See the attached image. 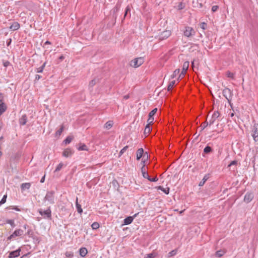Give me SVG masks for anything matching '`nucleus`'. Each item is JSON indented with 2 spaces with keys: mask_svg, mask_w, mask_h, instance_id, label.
Segmentation results:
<instances>
[{
  "mask_svg": "<svg viewBox=\"0 0 258 258\" xmlns=\"http://www.w3.org/2000/svg\"><path fill=\"white\" fill-rule=\"evenodd\" d=\"M44 67L45 66H41V67H40L39 68H37V71L36 72L37 73H41L42 72L44 68Z\"/></svg>",
  "mask_w": 258,
  "mask_h": 258,
  "instance_id": "nucleus-47",
  "label": "nucleus"
},
{
  "mask_svg": "<svg viewBox=\"0 0 258 258\" xmlns=\"http://www.w3.org/2000/svg\"><path fill=\"white\" fill-rule=\"evenodd\" d=\"M7 223L10 224L12 227H15L14 221L13 220H8Z\"/></svg>",
  "mask_w": 258,
  "mask_h": 258,
  "instance_id": "nucleus-46",
  "label": "nucleus"
},
{
  "mask_svg": "<svg viewBox=\"0 0 258 258\" xmlns=\"http://www.w3.org/2000/svg\"><path fill=\"white\" fill-rule=\"evenodd\" d=\"M218 8H219V7L218 6H216V5L213 6L212 7V11L213 12H215L218 10Z\"/></svg>",
  "mask_w": 258,
  "mask_h": 258,
  "instance_id": "nucleus-49",
  "label": "nucleus"
},
{
  "mask_svg": "<svg viewBox=\"0 0 258 258\" xmlns=\"http://www.w3.org/2000/svg\"><path fill=\"white\" fill-rule=\"evenodd\" d=\"M79 252L80 255L82 257H84L86 255L88 251L86 248L82 247L80 249Z\"/></svg>",
  "mask_w": 258,
  "mask_h": 258,
  "instance_id": "nucleus-19",
  "label": "nucleus"
},
{
  "mask_svg": "<svg viewBox=\"0 0 258 258\" xmlns=\"http://www.w3.org/2000/svg\"><path fill=\"white\" fill-rule=\"evenodd\" d=\"M76 206L78 213L81 214L83 212V210L81 208V206L78 203V198L76 199Z\"/></svg>",
  "mask_w": 258,
  "mask_h": 258,
  "instance_id": "nucleus-23",
  "label": "nucleus"
},
{
  "mask_svg": "<svg viewBox=\"0 0 258 258\" xmlns=\"http://www.w3.org/2000/svg\"><path fill=\"white\" fill-rule=\"evenodd\" d=\"M23 234V231L22 229H17L8 237V239H11L15 237L21 236Z\"/></svg>",
  "mask_w": 258,
  "mask_h": 258,
  "instance_id": "nucleus-9",
  "label": "nucleus"
},
{
  "mask_svg": "<svg viewBox=\"0 0 258 258\" xmlns=\"http://www.w3.org/2000/svg\"><path fill=\"white\" fill-rule=\"evenodd\" d=\"M171 34L170 30H165L162 32L159 36V39L160 40H163L168 38Z\"/></svg>",
  "mask_w": 258,
  "mask_h": 258,
  "instance_id": "nucleus-7",
  "label": "nucleus"
},
{
  "mask_svg": "<svg viewBox=\"0 0 258 258\" xmlns=\"http://www.w3.org/2000/svg\"><path fill=\"white\" fill-rule=\"evenodd\" d=\"M3 127V122L0 120V131L2 130Z\"/></svg>",
  "mask_w": 258,
  "mask_h": 258,
  "instance_id": "nucleus-62",
  "label": "nucleus"
},
{
  "mask_svg": "<svg viewBox=\"0 0 258 258\" xmlns=\"http://www.w3.org/2000/svg\"><path fill=\"white\" fill-rule=\"evenodd\" d=\"M156 188H157V189L162 190L163 192H164L166 195H168L169 193L170 189L169 187L164 188L163 187H162L161 186H158L156 187Z\"/></svg>",
  "mask_w": 258,
  "mask_h": 258,
  "instance_id": "nucleus-17",
  "label": "nucleus"
},
{
  "mask_svg": "<svg viewBox=\"0 0 258 258\" xmlns=\"http://www.w3.org/2000/svg\"><path fill=\"white\" fill-rule=\"evenodd\" d=\"M211 148L210 146H206L204 150V153L207 154L210 153L211 151Z\"/></svg>",
  "mask_w": 258,
  "mask_h": 258,
  "instance_id": "nucleus-34",
  "label": "nucleus"
},
{
  "mask_svg": "<svg viewBox=\"0 0 258 258\" xmlns=\"http://www.w3.org/2000/svg\"><path fill=\"white\" fill-rule=\"evenodd\" d=\"M195 33L196 32L194 29L189 26L185 27V30L183 31V34L186 37L194 36L195 35Z\"/></svg>",
  "mask_w": 258,
  "mask_h": 258,
  "instance_id": "nucleus-4",
  "label": "nucleus"
},
{
  "mask_svg": "<svg viewBox=\"0 0 258 258\" xmlns=\"http://www.w3.org/2000/svg\"><path fill=\"white\" fill-rule=\"evenodd\" d=\"M175 83V81H172L169 83V84L168 86V88H167L168 91H170V90H171L172 89Z\"/></svg>",
  "mask_w": 258,
  "mask_h": 258,
  "instance_id": "nucleus-28",
  "label": "nucleus"
},
{
  "mask_svg": "<svg viewBox=\"0 0 258 258\" xmlns=\"http://www.w3.org/2000/svg\"><path fill=\"white\" fill-rule=\"evenodd\" d=\"M62 131H63V127L62 126L60 128H59V130H58L57 131L56 134L59 135L61 134Z\"/></svg>",
  "mask_w": 258,
  "mask_h": 258,
  "instance_id": "nucleus-55",
  "label": "nucleus"
},
{
  "mask_svg": "<svg viewBox=\"0 0 258 258\" xmlns=\"http://www.w3.org/2000/svg\"><path fill=\"white\" fill-rule=\"evenodd\" d=\"M147 159H148V158H146V156L145 157V159H143H143H142V160H143V161H142V163H143V165L144 164H145V161H146V160H147Z\"/></svg>",
  "mask_w": 258,
  "mask_h": 258,
  "instance_id": "nucleus-58",
  "label": "nucleus"
},
{
  "mask_svg": "<svg viewBox=\"0 0 258 258\" xmlns=\"http://www.w3.org/2000/svg\"><path fill=\"white\" fill-rule=\"evenodd\" d=\"M113 125V122L112 121H108L105 123L104 124V127L107 130L110 129Z\"/></svg>",
  "mask_w": 258,
  "mask_h": 258,
  "instance_id": "nucleus-22",
  "label": "nucleus"
},
{
  "mask_svg": "<svg viewBox=\"0 0 258 258\" xmlns=\"http://www.w3.org/2000/svg\"><path fill=\"white\" fill-rule=\"evenodd\" d=\"M223 95L226 98L229 103L232 99V92L229 88H225L223 90Z\"/></svg>",
  "mask_w": 258,
  "mask_h": 258,
  "instance_id": "nucleus-2",
  "label": "nucleus"
},
{
  "mask_svg": "<svg viewBox=\"0 0 258 258\" xmlns=\"http://www.w3.org/2000/svg\"><path fill=\"white\" fill-rule=\"evenodd\" d=\"M63 166V164L62 163H60L56 167V169H55V172H58L59 170H61L62 166Z\"/></svg>",
  "mask_w": 258,
  "mask_h": 258,
  "instance_id": "nucleus-31",
  "label": "nucleus"
},
{
  "mask_svg": "<svg viewBox=\"0 0 258 258\" xmlns=\"http://www.w3.org/2000/svg\"><path fill=\"white\" fill-rule=\"evenodd\" d=\"M134 64H143L144 63V58L142 57L135 58L132 61Z\"/></svg>",
  "mask_w": 258,
  "mask_h": 258,
  "instance_id": "nucleus-12",
  "label": "nucleus"
},
{
  "mask_svg": "<svg viewBox=\"0 0 258 258\" xmlns=\"http://www.w3.org/2000/svg\"><path fill=\"white\" fill-rule=\"evenodd\" d=\"M8 208L10 209L15 210H16L17 211H21L20 209H19L17 206H11Z\"/></svg>",
  "mask_w": 258,
  "mask_h": 258,
  "instance_id": "nucleus-43",
  "label": "nucleus"
},
{
  "mask_svg": "<svg viewBox=\"0 0 258 258\" xmlns=\"http://www.w3.org/2000/svg\"><path fill=\"white\" fill-rule=\"evenodd\" d=\"M209 174H206L203 177V179L200 182L199 184V186H202L204 185L206 181L209 179Z\"/></svg>",
  "mask_w": 258,
  "mask_h": 258,
  "instance_id": "nucleus-18",
  "label": "nucleus"
},
{
  "mask_svg": "<svg viewBox=\"0 0 258 258\" xmlns=\"http://www.w3.org/2000/svg\"><path fill=\"white\" fill-rule=\"evenodd\" d=\"M154 120V118L153 117H149V118L148 119V124H150L151 123H152L153 122Z\"/></svg>",
  "mask_w": 258,
  "mask_h": 258,
  "instance_id": "nucleus-51",
  "label": "nucleus"
},
{
  "mask_svg": "<svg viewBox=\"0 0 258 258\" xmlns=\"http://www.w3.org/2000/svg\"><path fill=\"white\" fill-rule=\"evenodd\" d=\"M177 250L176 249L173 250L168 253V257L173 256L177 254Z\"/></svg>",
  "mask_w": 258,
  "mask_h": 258,
  "instance_id": "nucleus-26",
  "label": "nucleus"
},
{
  "mask_svg": "<svg viewBox=\"0 0 258 258\" xmlns=\"http://www.w3.org/2000/svg\"><path fill=\"white\" fill-rule=\"evenodd\" d=\"M208 125H209L208 121L206 120L203 123L202 125H201V129H202V130H203Z\"/></svg>",
  "mask_w": 258,
  "mask_h": 258,
  "instance_id": "nucleus-39",
  "label": "nucleus"
},
{
  "mask_svg": "<svg viewBox=\"0 0 258 258\" xmlns=\"http://www.w3.org/2000/svg\"><path fill=\"white\" fill-rule=\"evenodd\" d=\"M44 180H45V176H43L41 178V180H40V182L43 183V182H44Z\"/></svg>",
  "mask_w": 258,
  "mask_h": 258,
  "instance_id": "nucleus-59",
  "label": "nucleus"
},
{
  "mask_svg": "<svg viewBox=\"0 0 258 258\" xmlns=\"http://www.w3.org/2000/svg\"><path fill=\"white\" fill-rule=\"evenodd\" d=\"M192 66V69H193V70L194 71H196V70H198V66L193 65V66Z\"/></svg>",
  "mask_w": 258,
  "mask_h": 258,
  "instance_id": "nucleus-57",
  "label": "nucleus"
},
{
  "mask_svg": "<svg viewBox=\"0 0 258 258\" xmlns=\"http://www.w3.org/2000/svg\"><path fill=\"white\" fill-rule=\"evenodd\" d=\"M130 11H131V8L129 6H127L125 8V13H124V17H125L126 16L127 13L128 12H130Z\"/></svg>",
  "mask_w": 258,
  "mask_h": 258,
  "instance_id": "nucleus-45",
  "label": "nucleus"
},
{
  "mask_svg": "<svg viewBox=\"0 0 258 258\" xmlns=\"http://www.w3.org/2000/svg\"><path fill=\"white\" fill-rule=\"evenodd\" d=\"M51 44V42L49 41H46L45 43H44V45H47V44Z\"/></svg>",
  "mask_w": 258,
  "mask_h": 258,
  "instance_id": "nucleus-61",
  "label": "nucleus"
},
{
  "mask_svg": "<svg viewBox=\"0 0 258 258\" xmlns=\"http://www.w3.org/2000/svg\"><path fill=\"white\" fill-rule=\"evenodd\" d=\"M91 227L93 229H97L99 227V225L97 222H94L92 223Z\"/></svg>",
  "mask_w": 258,
  "mask_h": 258,
  "instance_id": "nucleus-32",
  "label": "nucleus"
},
{
  "mask_svg": "<svg viewBox=\"0 0 258 258\" xmlns=\"http://www.w3.org/2000/svg\"><path fill=\"white\" fill-rule=\"evenodd\" d=\"M65 255L67 257H73L74 256V254L72 252H71V251H67L66 253H65Z\"/></svg>",
  "mask_w": 258,
  "mask_h": 258,
  "instance_id": "nucleus-37",
  "label": "nucleus"
},
{
  "mask_svg": "<svg viewBox=\"0 0 258 258\" xmlns=\"http://www.w3.org/2000/svg\"><path fill=\"white\" fill-rule=\"evenodd\" d=\"M20 27V25L18 22H13L10 26V29L12 31H16L18 30Z\"/></svg>",
  "mask_w": 258,
  "mask_h": 258,
  "instance_id": "nucleus-15",
  "label": "nucleus"
},
{
  "mask_svg": "<svg viewBox=\"0 0 258 258\" xmlns=\"http://www.w3.org/2000/svg\"><path fill=\"white\" fill-rule=\"evenodd\" d=\"M151 130V128L150 127V125L149 124H147L146 126V127L145 128V131H144L145 134H149Z\"/></svg>",
  "mask_w": 258,
  "mask_h": 258,
  "instance_id": "nucleus-29",
  "label": "nucleus"
},
{
  "mask_svg": "<svg viewBox=\"0 0 258 258\" xmlns=\"http://www.w3.org/2000/svg\"><path fill=\"white\" fill-rule=\"evenodd\" d=\"M254 198V195L252 192H247L244 198V201L246 203L250 202Z\"/></svg>",
  "mask_w": 258,
  "mask_h": 258,
  "instance_id": "nucleus-10",
  "label": "nucleus"
},
{
  "mask_svg": "<svg viewBox=\"0 0 258 258\" xmlns=\"http://www.w3.org/2000/svg\"><path fill=\"white\" fill-rule=\"evenodd\" d=\"M123 98L124 99H126V100L128 99L129 98V95H127L124 96Z\"/></svg>",
  "mask_w": 258,
  "mask_h": 258,
  "instance_id": "nucleus-60",
  "label": "nucleus"
},
{
  "mask_svg": "<svg viewBox=\"0 0 258 258\" xmlns=\"http://www.w3.org/2000/svg\"><path fill=\"white\" fill-rule=\"evenodd\" d=\"M127 148H128V146H126L124 147L120 150V151L119 152V155L121 156V155H122L126 151V150H127Z\"/></svg>",
  "mask_w": 258,
  "mask_h": 258,
  "instance_id": "nucleus-40",
  "label": "nucleus"
},
{
  "mask_svg": "<svg viewBox=\"0 0 258 258\" xmlns=\"http://www.w3.org/2000/svg\"><path fill=\"white\" fill-rule=\"evenodd\" d=\"M251 136L254 142L258 141V123H255L252 128Z\"/></svg>",
  "mask_w": 258,
  "mask_h": 258,
  "instance_id": "nucleus-3",
  "label": "nucleus"
},
{
  "mask_svg": "<svg viewBox=\"0 0 258 258\" xmlns=\"http://www.w3.org/2000/svg\"><path fill=\"white\" fill-rule=\"evenodd\" d=\"M188 66H183V67L181 72H180V69H176L174 71L172 75H171V78H174L178 76V79L182 78L184 77V76L186 72V70L188 69Z\"/></svg>",
  "mask_w": 258,
  "mask_h": 258,
  "instance_id": "nucleus-1",
  "label": "nucleus"
},
{
  "mask_svg": "<svg viewBox=\"0 0 258 258\" xmlns=\"http://www.w3.org/2000/svg\"><path fill=\"white\" fill-rule=\"evenodd\" d=\"M73 140V137H71V136H68L64 141H63V143L66 144V145H67L69 143H70Z\"/></svg>",
  "mask_w": 258,
  "mask_h": 258,
  "instance_id": "nucleus-25",
  "label": "nucleus"
},
{
  "mask_svg": "<svg viewBox=\"0 0 258 258\" xmlns=\"http://www.w3.org/2000/svg\"><path fill=\"white\" fill-rule=\"evenodd\" d=\"M53 191H48L47 192L44 200L45 201H47L49 204H54V197Z\"/></svg>",
  "mask_w": 258,
  "mask_h": 258,
  "instance_id": "nucleus-5",
  "label": "nucleus"
},
{
  "mask_svg": "<svg viewBox=\"0 0 258 258\" xmlns=\"http://www.w3.org/2000/svg\"><path fill=\"white\" fill-rule=\"evenodd\" d=\"M219 115H220V113H219L218 111H215L214 112V113L213 114V115L212 116V118L213 119H214L215 120H216V119L219 117Z\"/></svg>",
  "mask_w": 258,
  "mask_h": 258,
  "instance_id": "nucleus-27",
  "label": "nucleus"
},
{
  "mask_svg": "<svg viewBox=\"0 0 258 258\" xmlns=\"http://www.w3.org/2000/svg\"><path fill=\"white\" fill-rule=\"evenodd\" d=\"M184 65H185V64H189V61H186L184 62L183 63Z\"/></svg>",
  "mask_w": 258,
  "mask_h": 258,
  "instance_id": "nucleus-63",
  "label": "nucleus"
},
{
  "mask_svg": "<svg viewBox=\"0 0 258 258\" xmlns=\"http://www.w3.org/2000/svg\"><path fill=\"white\" fill-rule=\"evenodd\" d=\"M11 42H12V39H11V38H9V39H8L7 40V42H6V43H7V45L8 46H10V45L11 44Z\"/></svg>",
  "mask_w": 258,
  "mask_h": 258,
  "instance_id": "nucleus-54",
  "label": "nucleus"
},
{
  "mask_svg": "<svg viewBox=\"0 0 258 258\" xmlns=\"http://www.w3.org/2000/svg\"><path fill=\"white\" fill-rule=\"evenodd\" d=\"M157 111V108H154L153 110H152L149 114V117H153L154 114L156 113Z\"/></svg>",
  "mask_w": 258,
  "mask_h": 258,
  "instance_id": "nucleus-35",
  "label": "nucleus"
},
{
  "mask_svg": "<svg viewBox=\"0 0 258 258\" xmlns=\"http://www.w3.org/2000/svg\"><path fill=\"white\" fill-rule=\"evenodd\" d=\"M138 214H136L134 215V217H131V216H130V217H127V218H125L124 219V225H128L130 224H131L133 220H134V217H135L137 216Z\"/></svg>",
  "mask_w": 258,
  "mask_h": 258,
  "instance_id": "nucleus-13",
  "label": "nucleus"
},
{
  "mask_svg": "<svg viewBox=\"0 0 258 258\" xmlns=\"http://www.w3.org/2000/svg\"><path fill=\"white\" fill-rule=\"evenodd\" d=\"M21 249L20 248L16 250L11 251L9 254V257L13 258L18 257L20 255V252Z\"/></svg>",
  "mask_w": 258,
  "mask_h": 258,
  "instance_id": "nucleus-14",
  "label": "nucleus"
},
{
  "mask_svg": "<svg viewBox=\"0 0 258 258\" xmlns=\"http://www.w3.org/2000/svg\"><path fill=\"white\" fill-rule=\"evenodd\" d=\"M41 78V76L39 75H36L35 76V80H38Z\"/></svg>",
  "mask_w": 258,
  "mask_h": 258,
  "instance_id": "nucleus-56",
  "label": "nucleus"
},
{
  "mask_svg": "<svg viewBox=\"0 0 258 258\" xmlns=\"http://www.w3.org/2000/svg\"><path fill=\"white\" fill-rule=\"evenodd\" d=\"M96 79H93V80H91L89 84V87L92 88L96 84Z\"/></svg>",
  "mask_w": 258,
  "mask_h": 258,
  "instance_id": "nucleus-33",
  "label": "nucleus"
},
{
  "mask_svg": "<svg viewBox=\"0 0 258 258\" xmlns=\"http://www.w3.org/2000/svg\"><path fill=\"white\" fill-rule=\"evenodd\" d=\"M7 196L6 195H4L0 201V205H2L6 203L7 200Z\"/></svg>",
  "mask_w": 258,
  "mask_h": 258,
  "instance_id": "nucleus-36",
  "label": "nucleus"
},
{
  "mask_svg": "<svg viewBox=\"0 0 258 258\" xmlns=\"http://www.w3.org/2000/svg\"><path fill=\"white\" fill-rule=\"evenodd\" d=\"M226 76H227V77L228 78H230L231 79H234V74L233 73H231L230 72H227L226 73Z\"/></svg>",
  "mask_w": 258,
  "mask_h": 258,
  "instance_id": "nucleus-38",
  "label": "nucleus"
},
{
  "mask_svg": "<svg viewBox=\"0 0 258 258\" xmlns=\"http://www.w3.org/2000/svg\"><path fill=\"white\" fill-rule=\"evenodd\" d=\"M74 154V151L70 148H67L62 153V156L66 158L71 157Z\"/></svg>",
  "mask_w": 258,
  "mask_h": 258,
  "instance_id": "nucleus-11",
  "label": "nucleus"
},
{
  "mask_svg": "<svg viewBox=\"0 0 258 258\" xmlns=\"http://www.w3.org/2000/svg\"><path fill=\"white\" fill-rule=\"evenodd\" d=\"M6 110V106L4 103L0 104V115Z\"/></svg>",
  "mask_w": 258,
  "mask_h": 258,
  "instance_id": "nucleus-24",
  "label": "nucleus"
},
{
  "mask_svg": "<svg viewBox=\"0 0 258 258\" xmlns=\"http://www.w3.org/2000/svg\"><path fill=\"white\" fill-rule=\"evenodd\" d=\"M20 123L21 125H25L27 122V117L26 115H23L20 119Z\"/></svg>",
  "mask_w": 258,
  "mask_h": 258,
  "instance_id": "nucleus-20",
  "label": "nucleus"
},
{
  "mask_svg": "<svg viewBox=\"0 0 258 258\" xmlns=\"http://www.w3.org/2000/svg\"><path fill=\"white\" fill-rule=\"evenodd\" d=\"M141 172L142 174V175L144 178L147 179L149 177V175L148 173L147 172L146 169L145 168V165L144 164L141 168Z\"/></svg>",
  "mask_w": 258,
  "mask_h": 258,
  "instance_id": "nucleus-16",
  "label": "nucleus"
},
{
  "mask_svg": "<svg viewBox=\"0 0 258 258\" xmlns=\"http://www.w3.org/2000/svg\"><path fill=\"white\" fill-rule=\"evenodd\" d=\"M79 151H86L87 150V146L85 144H83L79 146L78 148Z\"/></svg>",
  "mask_w": 258,
  "mask_h": 258,
  "instance_id": "nucleus-30",
  "label": "nucleus"
},
{
  "mask_svg": "<svg viewBox=\"0 0 258 258\" xmlns=\"http://www.w3.org/2000/svg\"><path fill=\"white\" fill-rule=\"evenodd\" d=\"M146 156V158H148V154L147 152L144 153V150L143 148L139 149L136 152V157L137 160H139L142 157L143 159L145 158Z\"/></svg>",
  "mask_w": 258,
  "mask_h": 258,
  "instance_id": "nucleus-6",
  "label": "nucleus"
},
{
  "mask_svg": "<svg viewBox=\"0 0 258 258\" xmlns=\"http://www.w3.org/2000/svg\"><path fill=\"white\" fill-rule=\"evenodd\" d=\"M224 254V252L222 251H217L216 252V255L218 257H221Z\"/></svg>",
  "mask_w": 258,
  "mask_h": 258,
  "instance_id": "nucleus-48",
  "label": "nucleus"
},
{
  "mask_svg": "<svg viewBox=\"0 0 258 258\" xmlns=\"http://www.w3.org/2000/svg\"><path fill=\"white\" fill-rule=\"evenodd\" d=\"M184 5L182 3H180L177 6V9L178 10H181L184 9Z\"/></svg>",
  "mask_w": 258,
  "mask_h": 258,
  "instance_id": "nucleus-41",
  "label": "nucleus"
},
{
  "mask_svg": "<svg viewBox=\"0 0 258 258\" xmlns=\"http://www.w3.org/2000/svg\"><path fill=\"white\" fill-rule=\"evenodd\" d=\"M200 27L203 29V30H205L206 29V27H207V24L205 22H202L200 24Z\"/></svg>",
  "mask_w": 258,
  "mask_h": 258,
  "instance_id": "nucleus-44",
  "label": "nucleus"
},
{
  "mask_svg": "<svg viewBox=\"0 0 258 258\" xmlns=\"http://www.w3.org/2000/svg\"><path fill=\"white\" fill-rule=\"evenodd\" d=\"M236 164H237V161L235 160H234V161H232V162H231V163L229 164L228 166L230 167L232 165H236Z\"/></svg>",
  "mask_w": 258,
  "mask_h": 258,
  "instance_id": "nucleus-53",
  "label": "nucleus"
},
{
  "mask_svg": "<svg viewBox=\"0 0 258 258\" xmlns=\"http://www.w3.org/2000/svg\"><path fill=\"white\" fill-rule=\"evenodd\" d=\"M147 179L149 180L151 182H156L158 180V178L156 176L154 178H151L149 176L148 178H147Z\"/></svg>",
  "mask_w": 258,
  "mask_h": 258,
  "instance_id": "nucleus-42",
  "label": "nucleus"
},
{
  "mask_svg": "<svg viewBox=\"0 0 258 258\" xmlns=\"http://www.w3.org/2000/svg\"><path fill=\"white\" fill-rule=\"evenodd\" d=\"M59 58L60 59L62 60V59H64V56H63V55H61V56L59 57Z\"/></svg>",
  "mask_w": 258,
  "mask_h": 258,
  "instance_id": "nucleus-64",
  "label": "nucleus"
},
{
  "mask_svg": "<svg viewBox=\"0 0 258 258\" xmlns=\"http://www.w3.org/2000/svg\"><path fill=\"white\" fill-rule=\"evenodd\" d=\"M155 255L153 253H149L146 255L145 258H154Z\"/></svg>",
  "mask_w": 258,
  "mask_h": 258,
  "instance_id": "nucleus-50",
  "label": "nucleus"
},
{
  "mask_svg": "<svg viewBox=\"0 0 258 258\" xmlns=\"http://www.w3.org/2000/svg\"><path fill=\"white\" fill-rule=\"evenodd\" d=\"M215 121V120L211 117V118L208 121L209 125L213 124Z\"/></svg>",
  "mask_w": 258,
  "mask_h": 258,
  "instance_id": "nucleus-52",
  "label": "nucleus"
},
{
  "mask_svg": "<svg viewBox=\"0 0 258 258\" xmlns=\"http://www.w3.org/2000/svg\"><path fill=\"white\" fill-rule=\"evenodd\" d=\"M40 214L43 216L44 218H50L51 216V212L49 208L47 209L46 210L42 211L40 210L39 211Z\"/></svg>",
  "mask_w": 258,
  "mask_h": 258,
  "instance_id": "nucleus-8",
  "label": "nucleus"
},
{
  "mask_svg": "<svg viewBox=\"0 0 258 258\" xmlns=\"http://www.w3.org/2000/svg\"><path fill=\"white\" fill-rule=\"evenodd\" d=\"M30 183H23L21 184V188L22 190H25L26 189H29L30 187Z\"/></svg>",
  "mask_w": 258,
  "mask_h": 258,
  "instance_id": "nucleus-21",
  "label": "nucleus"
}]
</instances>
